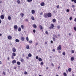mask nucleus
I'll return each instance as SVG.
<instances>
[{"mask_svg":"<svg viewBox=\"0 0 76 76\" xmlns=\"http://www.w3.org/2000/svg\"><path fill=\"white\" fill-rule=\"evenodd\" d=\"M40 5L41 6H44L45 5V3L44 2H42L41 3Z\"/></svg>","mask_w":76,"mask_h":76,"instance_id":"obj_12","label":"nucleus"},{"mask_svg":"<svg viewBox=\"0 0 76 76\" xmlns=\"http://www.w3.org/2000/svg\"><path fill=\"white\" fill-rule=\"evenodd\" d=\"M21 28L22 29H23V28H24V26H23V25H22L21 26Z\"/></svg>","mask_w":76,"mask_h":76,"instance_id":"obj_30","label":"nucleus"},{"mask_svg":"<svg viewBox=\"0 0 76 76\" xmlns=\"http://www.w3.org/2000/svg\"><path fill=\"white\" fill-rule=\"evenodd\" d=\"M12 37L11 36H9L8 37V39H12Z\"/></svg>","mask_w":76,"mask_h":76,"instance_id":"obj_9","label":"nucleus"},{"mask_svg":"<svg viewBox=\"0 0 76 76\" xmlns=\"http://www.w3.org/2000/svg\"><path fill=\"white\" fill-rule=\"evenodd\" d=\"M8 19H9V20H11V17H10V16H9L8 17Z\"/></svg>","mask_w":76,"mask_h":76,"instance_id":"obj_32","label":"nucleus"},{"mask_svg":"<svg viewBox=\"0 0 76 76\" xmlns=\"http://www.w3.org/2000/svg\"><path fill=\"white\" fill-rule=\"evenodd\" d=\"M26 48H27V49H29V45H27L26 46Z\"/></svg>","mask_w":76,"mask_h":76,"instance_id":"obj_28","label":"nucleus"},{"mask_svg":"<svg viewBox=\"0 0 76 76\" xmlns=\"http://www.w3.org/2000/svg\"><path fill=\"white\" fill-rule=\"evenodd\" d=\"M36 58L37 59H38V56H37L36 57Z\"/></svg>","mask_w":76,"mask_h":76,"instance_id":"obj_57","label":"nucleus"},{"mask_svg":"<svg viewBox=\"0 0 76 76\" xmlns=\"http://www.w3.org/2000/svg\"><path fill=\"white\" fill-rule=\"evenodd\" d=\"M15 41L16 42H19V40L18 39H15Z\"/></svg>","mask_w":76,"mask_h":76,"instance_id":"obj_29","label":"nucleus"},{"mask_svg":"<svg viewBox=\"0 0 76 76\" xmlns=\"http://www.w3.org/2000/svg\"><path fill=\"white\" fill-rule=\"evenodd\" d=\"M16 60H14L12 61V64H15L16 63Z\"/></svg>","mask_w":76,"mask_h":76,"instance_id":"obj_8","label":"nucleus"},{"mask_svg":"<svg viewBox=\"0 0 76 76\" xmlns=\"http://www.w3.org/2000/svg\"><path fill=\"white\" fill-rule=\"evenodd\" d=\"M71 52H72V54H73V53H74V50H72Z\"/></svg>","mask_w":76,"mask_h":76,"instance_id":"obj_43","label":"nucleus"},{"mask_svg":"<svg viewBox=\"0 0 76 76\" xmlns=\"http://www.w3.org/2000/svg\"><path fill=\"white\" fill-rule=\"evenodd\" d=\"M53 40L54 41H56V39H55V38L54 37H53Z\"/></svg>","mask_w":76,"mask_h":76,"instance_id":"obj_37","label":"nucleus"},{"mask_svg":"<svg viewBox=\"0 0 76 76\" xmlns=\"http://www.w3.org/2000/svg\"><path fill=\"white\" fill-rule=\"evenodd\" d=\"M72 17H70L69 18V20H72Z\"/></svg>","mask_w":76,"mask_h":76,"instance_id":"obj_47","label":"nucleus"},{"mask_svg":"<svg viewBox=\"0 0 76 76\" xmlns=\"http://www.w3.org/2000/svg\"><path fill=\"white\" fill-rule=\"evenodd\" d=\"M31 13L32 14H34L35 13V11L34 10H32L31 11Z\"/></svg>","mask_w":76,"mask_h":76,"instance_id":"obj_14","label":"nucleus"},{"mask_svg":"<svg viewBox=\"0 0 76 76\" xmlns=\"http://www.w3.org/2000/svg\"><path fill=\"white\" fill-rule=\"evenodd\" d=\"M24 74L25 75H27L28 74V72L26 71H25Z\"/></svg>","mask_w":76,"mask_h":76,"instance_id":"obj_40","label":"nucleus"},{"mask_svg":"<svg viewBox=\"0 0 76 76\" xmlns=\"http://www.w3.org/2000/svg\"><path fill=\"white\" fill-rule=\"evenodd\" d=\"M20 61H21V62L22 63L24 62V59H23V58H20Z\"/></svg>","mask_w":76,"mask_h":76,"instance_id":"obj_7","label":"nucleus"},{"mask_svg":"<svg viewBox=\"0 0 76 76\" xmlns=\"http://www.w3.org/2000/svg\"><path fill=\"white\" fill-rule=\"evenodd\" d=\"M31 19L33 20H35V18L33 16L31 17Z\"/></svg>","mask_w":76,"mask_h":76,"instance_id":"obj_18","label":"nucleus"},{"mask_svg":"<svg viewBox=\"0 0 76 76\" xmlns=\"http://www.w3.org/2000/svg\"><path fill=\"white\" fill-rule=\"evenodd\" d=\"M74 30L75 31H76V27H74Z\"/></svg>","mask_w":76,"mask_h":76,"instance_id":"obj_49","label":"nucleus"},{"mask_svg":"<svg viewBox=\"0 0 76 76\" xmlns=\"http://www.w3.org/2000/svg\"><path fill=\"white\" fill-rule=\"evenodd\" d=\"M40 64H41V66H42V65H43V64H44V63L42 62Z\"/></svg>","mask_w":76,"mask_h":76,"instance_id":"obj_45","label":"nucleus"},{"mask_svg":"<svg viewBox=\"0 0 76 76\" xmlns=\"http://www.w3.org/2000/svg\"><path fill=\"white\" fill-rule=\"evenodd\" d=\"M17 64H18V65H20V62L19 61H18L17 62Z\"/></svg>","mask_w":76,"mask_h":76,"instance_id":"obj_26","label":"nucleus"},{"mask_svg":"<svg viewBox=\"0 0 76 76\" xmlns=\"http://www.w3.org/2000/svg\"><path fill=\"white\" fill-rule=\"evenodd\" d=\"M57 27L58 29H60V26H57Z\"/></svg>","mask_w":76,"mask_h":76,"instance_id":"obj_35","label":"nucleus"},{"mask_svg":"<svg viewBox=\"0 0 76 76\" xmlns=\"http://www.w3.org/2000/svg\"><path fill=\"white\" fill-rule=\"evenodd\" d=\"M74 59V57H72L71 58V61H73Z\"/></svg>","mask_w":76,"mask_h":76,"instance_id":"obj_23","label":"nucleus"},{"mask_svg":"<svg viewBox=\"0 0 76 76\" xmlns=\"http://www.w3.org/2000/svg\"><path fill=\"white\" fill-rule=\"evenodd\" d=\"M14 56H13V55H12L11 56V58L12 59H14Z\"/></svg>","mask_w":76,"mask_h":76,"instance_id":"obj_41","label":"nucleus"},{"mask_svg":"<svg viewBox=\"0 0 76 76\" xmlns=\"http://www.w3.org/2000/svg\"><path fill=\"white\" fill-rule=\"evenodd\" d=\"M64 76H67V74H66V73L64 72Z\"/></svg>","mask_w":76,"mask_h":76,"instance_id":"obj_34","label":"nucleus"},{"mask_svg":"<svg viewBox=\"0 0 76 76\" xmlns=\"http://www.w3.org/2000/svg\"><path fill=\"white\" fill-rule=\"evenodd\" d=\"M20 15H21L22 17H23V16H24V14H23V13H21Z\"/></svg>","mask_w":76,"mask_h":76,"instance_id":"obj_15","label":"nucleus"},{"mask_svg":"<svg viewBox=\"0 0 76 76\" xmlns=\"http://www.w3.org/2000/svg\"><path fill=\"white\" fill-rule=\"evenodd\" d=\"M45 34H47V35H48V31H47L45 32Z\"/></svg>","mask_w":76,"mask_h":76,"instance_id":"obj_44","label":"nucleus"},{"mask_svg":"<svg viewBox=\"0 0 76 76\" xmlns=\"http://www.w3.org/2000/svg\"><path fill=\"white\" fill-rule=\"evenodd\" d=\"M21 41H24L25 40V38L23 37H21Z\"/></svg>","mask_w":76,"mask_h":76,"instance_id":"obj_13","label":"nucleus"},{"mask_svg":"<svg viewBox=\"0 0 76 76\" xmlns=\"http://www.w3.org/2000/svg\"><path fill=\"white\" fill-rule=\"evenodd\" d=\"M74 21L75 22H76V18H75L74 20Z\"/></svg>","mask_w":76,"mask_h":76,"instance_id":"obj_55","label":"nucleus"},{"mask_svg":"<svg viewBox=\"0 0 76 76\" xmlns=\"http://www.w3.org/2000/svg\"><path fill=\"white\" fill-rule=\"evenodd\" d=\"M52 51L53 52H55L56 51V49H53L52 50Z\"/></svg>","mask_w":76,"mask_h":76,"instance_id":"obj_38","label":"nucleus"},{"mask_svg":"<svg viewBox=\"0 0 76 76\" xmlns=\"http://www.w3.org/2000/svg\"><path fill=\"white\" fill-rule=\"evenodd\" d=\"M9 59H10V58L9 57H8L7 58V59L8 60H9Z\"/></svg>","mask_w":76,"mask_h":76,"instance_id":"obj_53","label":"nucleus"},{"mask_svg":"<svg viewBox=\"0 0 76 76\" xmlns=\"http://www.w3.org/2000/svg\"><path fill=\"white\" fill-rule=\"evenodd\" d=\"M43 16L45 18H47V17H48L47 13H44Z\"/></svg>","mask_w":76,"mask_h":76,"instance_id":"obj_3","label":"nucleus"},{"mask_svg":"<svg viewBox=\"0 0 76 76\" xmlns=\"http://www.w3.org/2000/svg\"><path fill=\"white\" fill-rule=\"evenodd\" d=\"M17 3L18 4H20V1L19 0H18L17 1Z\"/></svg>","mask_w":76,"mask_h":76,"instance_id":"obj_19","label":"nucleus"},{"mask_svg":"<svg viewBox=\"0 0 76 76\" xmlns=\"http://www.w3.org/2000/svg\"><path fill=\"white\" fill-rule=\"evenodd\" d=\"M56 7L58 9V8H60V6H59V5H57V6H56Z\"/></svg>","mask_w":76,"mask_h":76,"instance_id":"obj_42","label":"nucleus"},{"mask_svg":"<svg viewBox=\"0 0 76 76\" xmlns=\"http://www.w3.org/2000/svg\"><path fill=\"white\" fill-rule=\"evenodd\" d=\"M71 1L74 2L75 3H76V0H71Z\"/></svg>","mask_w":76,"mask_h":76,"instance_id":"obj_22","label":"nucleus"},{"mask_svg":"<svg viewBox=\"0 0 76 76\" xmlns=\"http://www.w3.org/2000/svg\"><path fill=\"white\" fill-rule=\"evenodd\" d=\"M3 75H4L5 76V75H6V74L5 73V72H3Z\"/></svg>","mask_w":76,"mask_h":76,"instance_id":"obj_46","label":"nucleus"},{"mask_svg":"<svg viewBox=\"0 0 76 76\" xmlns=\"http://www.w3.org/2000/svg\"><path fill=\"white\" fill-rule=\"evenodd\" d=\"M36 31H35V30L34 29L33 30V32L34 33H35Z\"/></svg>","mask_w":76,"mask_h":76,"instance_id":"obj_50","label":"nucleus"},{"mask_svg":"<svg viewBox=\"0 0 76 76\" xmlns=\"http://www.w3.org/2000/svg\"><path fill=\"white\" fill-rule=\"evenodd\" d=\"M67 12H69V10L67 9L66 10Z\"/></svg>","mask_w":76,"mask_h":76,"instance_id":"obj_51","label":"nucleus"},{"mask_svg":"<svg viewBox=\"0 0 76 76\" xmlns=\"http://www.w3.org/2000/svg\"><path fill=\"white\" fill-rule=\"evenodd\" d=\"M12 56H16V53H14V52H13L12 53Z\"/></svg>","mask_w":76,"mask_h":76,"instance_id":"obj_17","label":"nucleus"},{"mask_svg":"<svg viewBox=\"0 0 76 76\" xmlns=\"http://www.w3.org/2000/svg\"><path fill=\"white\" fill-rule=\"evenodd\" d=\"M25 20L26 22H28V19H25Z\"/></svg>","mask_w":76,"mask_h":76,"instance_id":"obj_39","label":"nucleus"},{"mask_svg":"<svg viewBox=\"0 0 76 76\" xmlns=\"http://www.w3.org/2000/svg\"><path fill=\"white\" fill-rule=\"evenodd\" d=\"M38 45V43H37L36 44V45Z\"/></svg>","mask_w":76,"mask_h":76,"instance_id":"obj_62","label":"nucleus"},{"mask_svg":"<svg viewBox=\"0 0 76 76\" xmlns=\"http://www.w3.org/2000/svg\"><path fill=\"white\" fill-rule=\"evenodd\" d=\"M69 36H70V35H71V34L70 33H69Z\"/></svg>","mask_w":76,"mask_h":76,"instance_id":"obj_64","label":"nucleus"},{"mask_svg":"<svg viewBox=\"0 0 76 76\" xmlns=\"http://www.w3.org/2000/svg\"><path fill=\"white\" fill-rule=\"evenodd\" d=\"M29 43H30V44H31V43H32V41H29Z\"/></svg>","mask_w":76,"mask_h":76,"instance_id":"obj_52","label":"nucleus"},{"mask_svg":"<svg viewBox=\"0 0 76 76\" xmlns=\"http://www.w3.org/2000/svg\"><path fill=\"white\" fill-rule=\"evenodd\" d=\"M48 67H47L46 68V70H48Z\"/></svg>","mask_w":76,"mask_h":76,"instance_id":"obj_60","label":"nucleus"},{"mask_svg":"<svg viewBox=\"0 0 76 76\" xmlns=\"http://www.w3.org/2000/svg\"><path fill=\"white\" fill-rule=\"evenodd\" d=\"M28 56L29 57H32V55L31 53H29L28 54Z\"/></svg>","mask_w":76,"mask_h":76,"instance_id":"obj_16","label":"nucleus"},{"mask_svg":"<svg viewBox=\"0 0 76 76\" xmlns=\"http://www.w3.org/2000/svg\"><path fill=\"white\" fill-rule=\"evenodd\" d=\"M57 50H61V45H59L58 47L57 48Z\"/></svg>","mask_w":76,"mask_h":76,"instance_id":"obj_2","label":"nucleus"},{"mask_svg":"<svg viewBox=\"0 0 76 76\" xmlns=\"http://www.w3.org/2000/svg\"><path fill=\"white\" fill-rule=\"evenodd\" d=\"M1 23V20L0 19V23Z\"/></svg>","mask_w":76,"mask_h":76,"instance_id":"obj_61","label":"nucleus"},{"mask_svg":"<svg viewBox=\"0 0 76 76\" xmlns=\"http://www.w3.org/2000/svg\"><path fill=\"white\" fill-rule=\"evenodd\" d=\"M51 65H52V66L54 67V64H53V63L51 64Z\"/></svg>","mask_w":76,"mask_h":76,"instance_id":"obj_58","label":"nucleus"},{"mask_svg":"<svg viewBox=\"0 0 76 76\" xmlns=\"http://www.w3.org/2000/svg\"><path fill=\"white\" fill-rule=\"evenodd\" d=\"M47 42H45V44H47Z\"/></svg>","mask_w":76,"mask_h":76,"instance_id":"obj_63","label":"nucleus"},{"mask_svg":"<svg viewBox=\"0 0 76 76\" xmlns=\"http://www.w3.org/2000/svg\"><path fill=\"white\" fill-rule=\"evenodd\" d=\"M53 36H54V37H55V38H57V35H56L55 34H54L53 35Z\"/></svg>","mask_w":76,"mask_h":76,"instance_id":"obj_48","label":"nucleus"},{"mask_svg":"<svg viewBox=\"0 0 76 76\" xmlns=\"http://www.w3.org/2000/svg\"><path fill=\"white\" fill-rule=\"evenodd\" d=\"M68 70L69 72H70L72 71V69L70 68H69Z\"/></svg>","mask_w":76,"mask_h":76,"instance_id":"obj_24","label":"nucleus"},{"mask_svg":"<svg viewBox=\"0 0 76 76\" xmlns=\"http://www.w3.org/2000/svg\"><path fill=\"white\" fill-rule=\"evenodd\" d=\"M26 39L27 41H29V38H28V37H26Z\"/></svg>","mask_w":76,"mask_h":76,"instance_id":"obj_33","label":"nucleus"},{"mask_svg":"<svg viewBox=\"0 0 76 76\" xmlns=\"http://www.w3.org/2000/svg\"><path fill=\"white\" fill-rule=\"evenodd\" d=\"M54 27V25L53 24H51L50 26L49 27V28L50 29H53Z\"/></svg>","mask_w":76,"mask_h":76,"instance_id":"obj_1","label":"nucleus"},{"mask_svg":"<svg viewBox=\"0 0 76 76\" xmlns=\"http://www.w3.org/2000/svg\"><path fill=\"white\" fill-rule=\"evenodd\" d=\"M33 27L34 28H37V25L35 24L33 25Z\"/></svg>","mask_w":76,"mask_h":76,"instance_id":"obj_20","label":"nucleus"},{"mask_svg":"<svg viewBox=\"0 0 76 76\" xmlns=\"http://www.w3.org/2000/svg\"><path fill=\"white\" fill-rule=\"evenodd\" d=\"M52 21L53 23H54V22H56V20L55 19H54Z\"/></svg>","mask_w":76,"mask_h":76,"instance_id":"obj_21","label":"nucleus"},{"mask_svg":"<svg viewBox=\"0 0 76 76\" xmlns=\"http://www.w3.org/2000/svg\"><path fill=\"white\" fill-rule=\"evenodd\" d=\"M12 50L13 52H14V53H15L16 51V49L15 48H13L12 49Z\"/></svg>","mask_w":76,"mask_h":76,"instance_id":"obj_5","label":"nucleus"},{"mask_svg":"<svg viewBox=\"0 0 76 76\" xmlns=\"http://www.w3.org/2000/svg\"><path fill=\"white\" fill-rule=\"evenodd\" d=\"M38 60L39 61H42V59H41V58H39L38 59Z\"/></svg>","mask_w":76,"mask_h":76,"instance_id":"obj_25","label":"nucleus"},{"mask_svg":"<svg viewBox=\"0 0 76 76\" xmlns=\"http://www.w3.org/2000/svg\"><path fill=\"white\" fill-rule=\"evenodd\" d=\"M0 18L1 19H4V15H2L1 16Z\"/></svg>","mask_w":76,"mask_h":76,"instance_id":"obj_10","label":"nucleus"},{"mask_svg":"<svg viewBox=\"0 0 76 76\" xmlns=\"http://www.w3.org/2000/svg\"><path fill=\"white\" fill-rule=\"evenodd\" d=\"M48 14V18H51V17L52 16V15L51 14V13L50 12H48V13H47Z\"/></svg>","mask_w":76,"mask_h":76,"instance_id":"obj_4","label":"nucleus"},{"mask_svg":"<svg viewBox=\"0 0 76 76\" xmlns=\"http://www.w3.org/2000/svg\"><path fill=\"white\" fill-rule=\"evenodd\" d=\"M62 55L63 56H65L66 55V53L64 52H63Z\"/></svg>","mask_w":76,"mask_h":76,"instance_id":"obj_31","label":"nucleus"},{"mask_svg":"<svg viewBox=\"0 0 76 76\" xmlns=\"http://www.w3.org/2000/svg\"><path fill=\"white\" fill-rule=\"evenodd\" d=\"M39 27L40 28V30H42V29H43V27H42V26L41 25H39Z\"/></svg>","mask_w":76,"mask_h":76,"instance_id":"obj_11","label":"nucleus"},{"mask_svg":"<svg viewBox=\"0 0 76 76\" xmlns=\"http://www.w3.org/2000/svg\"><path fill=\"white\" fill-rule=\"evenodd\" d=\"M14 28L15 29V30L18 29V26H17L16 25H15L14 27Z\"/></svg>","mask_w":76,"mask_h":76,"instance_id":"obj_6","label":"nucleus"},{"mask_svg":"<svg viewBox=\"0 0 76 76\" xmlns=\"http://www.w3.org/2000/svg\"><path fill=\"white\" fill-rule=\"evenodd\" d=\"M50 42L51 44H53V40L51 41Z\"/></svg>","mask_w":76,"mask_h":76,"instance_id":"obj_54","label":"nucleus"},{"mask_svg":"<svg viewBox=\"0 0 76 76\" xmlns=\"http://www.w3.org/2000/svg\"><path fill=\"white\" fill-rule=\"evenodd\" d=\"M72 7L73 8H75V6H74V5H72Z\"/></svg>","mask_w":76,"mask_h":76,"instance_id":"obj_59","label":"nucleus"},{"mask_svg":"<svg viewBox=\"0 0 76 76\" xmlns=\"http://www.w3.org/2000/svg\"><path fill=\"white\" fill-rule=\"evenodd\" d=\"M27 1L28 2H31V1H32V0H27Z\"/></svg>","mask_w":76,"mask_h":76,"instance_id":"obj_36","label":"nucleus"},{"mask_svg":"<svg viewBox=\"0 0 76 76\" xmlns=\"http://www.w3.org/2000/svg\"><path fill=\"white\" fill-rule=\"evenodd\" d=\"M40 15H43V13L42 12H41L40 13Z\"/></svg>","mask_w":76,"mask_h":76,"instance_id":"obj_56","label":"nucleus"},{"mask_svg":"<svg viewBox=\"0 0 76 76\" xmlns=\"http://www.w3.org/2000/svg\"><path fill=\"white\" fill-rule=\"evenodd\" d=\"M18 30V31H21V28H20V27H19Z\"/></svg>","mask_w":76,"mask_h":76,"instance_id":"obj_27","label":"nucleus"}]
</instances>
